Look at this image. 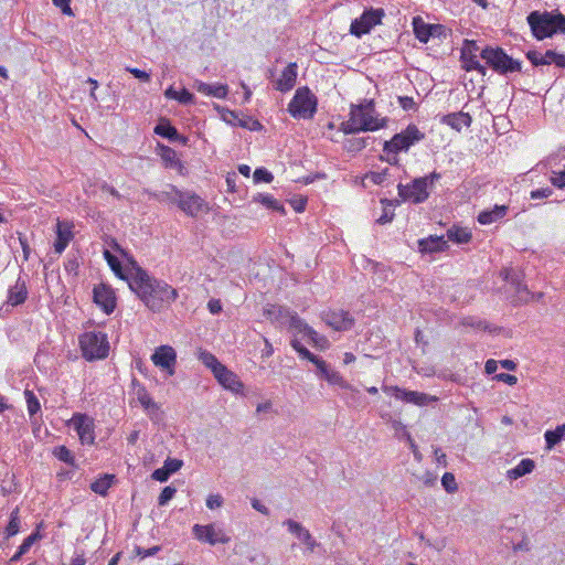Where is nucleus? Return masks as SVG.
Instances as JSON below:
<instances>
[{"label": "nucleus", "mask_w": 565, "mask_h": 565, "mask_svg": "<svg viewBox=\"0 0 565 565\" xmlns=\"http://www.w3.org/2000/svg\"><path fill=\"white\" fill-rule=\"evenodd\" d=\"M328 383L331 385L340 386L345 390L354 391L353 387L343 379V376L338 371H335L334 373H331L330 379L328 380Z\"/></svg>", "instance_id": "49530a36"}, {"label": "nucleus", "mask_w": 565, "mask_h": 565, "mask_svg": "<svg viewBox=\"0 0 565 565\" xmlns=\"http://www.w3.org/2000/svg\"><path fill=\"white\" fill-rule=\"evenodd\" d=\"M441 124H445L456 131H461L463 128L470 127L472 118L468 113L458 111L443 116Z\"/></svg>", "instance_id": "4be33fe9"}, {"label": "nucleus", "mask_w": 565, "mask_h": 565, "mask_svg": "<svg viewBox=\"0 0 565 565\" xmlns=\"http://www.w3.org/2000/svg\"><path fill=\"white\" fill-rule=\"evenodd\" d=\"M114 478H115L114 475H104V476L99 477L94 482H92V484H90L92 491L99 495L105 497L114 482Z\"/></svg>", "instance_id": "2f4dec72"}, {"label": "nucleus", "mask_w": 565, "mask_h": 565, "mask_svg": "<svg viewBox=\"0 0 565 565\" xmlns=\"http://www.w3.org/2000/svg\"><path fill=\"white\" fill-rule=\"evenodd\" d=\"M102 191L109 193L111 196H114L117 200L121 199V194L111 185L108 183H103L100 186Z\"/></svg>", "instance_id": "338daca9"}, {"label": "nucleus", "mask_w": 565, "mask_h": 565, "mask_svg": "<svg viewBox=\"0 0 565 565\" xmlns=\"http://www.w3.org/2000/svg\"><path fill=\"white\" fill-rule=\"evenodd\" d=\"M194 87L199 93L203 95L213 96L220 99L225 98L228 93L227 86L222 84L211 85L204 82L196 81Z\"/></svg>", "instance_id": "a878e982"}, {"label": "nucleus", "mask_w": 565, "mask_h": 565, "mask_svg": "<svg viewBox=\"0 0 565 565\" xmlns=\"http://www.w3.org/2000/svg\"><path fill=\"white\" fill-rule=\"evenodd\" d=\"M526 21L533 36L539 41L565 33V15L558 10L532 11Z\"/></svg>", "instance_id": "20e7f679"}, {"label": "nucleus", "mask_w": 565, "mask_h": 565, "mask_svg": "<svg viewBox=\"0 0 565 565\" xmlns=\"http://www.w3.org/2000/svg\"><path fill=\"white\" fill-rule=\"evenodd\" d=\"M20 509L15 507L10 513L9 523L4 530L6 539L17 535L20 531Z\"/></svg>", "instance_id": "f704fd0d"}, {"label": "nucleus", "mask_w": 565, "mask_h": 565, "mask_svg": "<svg viewBox=\"0 0 565 565\" xmlns=\"http://www.w3.org/2000/svg\"><path fill=\"white\" fill-rule=\"evenodd\" d=\"M175 492H177L175 488H173L171 486L164 487L158 497V505L159 507L166 505L174 497Z\"/></svg>", "instance_id": "a18cd8bd"}, {"label": "nucleus", "mask_w": 565, "mask_h": 565, "mask_svg": "<svg viewBox=\"0 0 565 565\" xmlns=\"http://www.w3.org/2000/svg\"><path fill=\"white\" fill-rule=\"evenodd\" d=\"M383 391L387 394H391L396 399H399L405 403L414 404L417 406H425L430 402H436L437 397L430 396L426 393L417 392V391H407L405 388H401L398 386H384Z\"/></svg>", "instance_id": "f8f14e48"}, {"label": "nucleus", "mask_w": 565, "mask_h": 565, "mask_svg": "<svg viewBox=\"0 0 565 565\" xmlns=\"http://www.w3.org/2000/svg\"><path fill=\"white\" fill-rule=\"evenodd\" d=\"M175 196L172 199L179 209L189 216H196L202 212L205 203L204 200L195 193H184L174 189Z\"/></svg>", "instance_id": "ddd939ff"}, {"label": "nucleus", "mask_w": 565, "mask_h": 565, "mask_svg": "<svg viewBox=\"0 0 565 565\" xmlns=\"http://www.w3.org/2000/svg\"><path fill=\"white\" fill-rule=\"evenodd\" d=\"M151 361L157 367L167 371L169 375H173L175 372L177 352L171 345H160L151 355Z\"/></svg>", "instance_id": "dca6fc26"}, {"label": "nucleus", "mask_w": 565, "mask_h": 565, "mask_svg": "<svg viewBox=\"0 0 565 565\" xmlns=\"http://www.w3.org/2000/svg\"><path fill=\"white\" fill-rule=\"evenodd\" d=\"M94 302L106 315H111L117 306V297L115 290L106 284H98L93 289Z\"/></svg>", "instance_id": "4468645a"}, {"label": "nucleus", "mask_w": 565, "mask_h": 565, "mask_svg": "<svg viewBox=\"0 0 565 565\" xmlns=\"http://www.w3.org/2000/svg\"><path fill=\"white\" fill-rule=\"evenodd\" d=\"M284 524L287 525L289 532L297 535V537H301V533L306 530L300 523L294 520H287Z\"/></svg>", "instance_id": "603ef678"}, {"label": "nucleus", "mask_w": 565, "mask_h": 565, "mask_svg": "<svg viewBox=\"0 0 565 565\" xmlns=\"http://www.w3.org/2000/svg\"><path fill=\"white\" fill-rule=\"evenodd\" d=\"M164 96L169 99H175L181 104L188 105L194 102V96L186 88L175 90L172 86L166 89Z\"/></svg>", "instance_id": "7c9ffc66"}, {"label": "nucleus", "mask_w": 565, "mask_h": 565, "mask_svg": "<svg viewBox=\"0 0 565 565\" xmlns=\"http://www.w3.org/2000/svg\"><path fill=\"white\" fill-rule=\"evenodd\" d=\"M183 466V461L177 458H168L164 463L163 468L170 473H174L181 469Z\"/></svg>", "instance_id": "09e8293b"}, {"label": "nucleus", "mask_w": 565, "mask_h": 565, "mask_svg": "<svg viewBox=\"0 0 565 565\" xmlns=\"http://www.w3.org/2000/svg\"><path fill=\"white\" fill-rule=\"evenodd\" d=\"M385 15L383 9H367L359 18L354 19L350 24V33L356 38L371 32L373 28L380 25Z\"/></svg>", "instance_id": "9b49d317"}, {"label": "nucleus", "mask_w": 565, "mask_h": 565, "mask_svg": "<svg viewBox=\"0 0 565 565\" xmlns=\"http://www.w3.org/2000/svg\"><path fill=\"white\" fill-rule=\"evenodd\" d=\"M126 71L129 72L136 78H138V79H140L142 82H149L150 81V74L145 72V71H142V70H139L137 67H127Z\"/></svg>", "instance_id": "4d7b16f0"}, {"label": "nucleus", "mask_w": 565, "mask_h": 565, "mask_svg": "<svg viewBox=\"0 0 565 565\" xmlns=\"http://www.w3.org/2000/svg\"><path fill=\"white\" fill-rule=\"evenodd\" d=\"M207 309L212 315H217L222 311V303L220 299H211L207 302Z\"/></svg>", "instance_id": "0e129e2a"}, {"label": "nucleus", "mask_w": 565, "mask_h": 565, "mask_svg": "<svg viewBox=\"0 0 565 565\" xmlns=\"http://www.w3.org/2000/svg\"><path fill=\"white\" fill-rule=\"evenodd\" d=\"M387 124L386 118H380L375 110L373 100H366L361 105H352L349 119L342 124L345 134H355L360 131H375L384 128Z\"/></svg>", "instance_id": "f03ea898"}, {"label": "nucleus", "mask_w": 565, "mask_h": 565, "mask_svg": "<svg viewBox=\"0 0 565 565\" xmlns=\"http://www.w3.org/2000/svg\"><path fill=\"white\" fill-rule=\"evenodd\" d=\"M86 557L84 553L75 554L71 559V565H85Z\"/></svg>", "instance_id": "774afa93"}, {"label": "nucleus", "mask_w": 565, "mask_h": 565, "mask_svg": "<svg viewBox=\"0 0 565 565\" xmlns=\"http://www.w3.org/2000/svg\"><path fill=\"white\" fill-rule=\"evenodd\" d=\"M274 179L273 174L264 169V168H257L255 171H254V181L255 182H266V183H269L271 182Z\"/></svg>", "instance_id": "de8ad7c7"}, {"label": "nucleus", "mask_w": 565, "mask_h": 565, "mask_svg": "<svg viewBox=\"0 0 565 565\" xmlns=\"http://www.w3.org/2000/svg\"><path fill=\"white\" fill-rule=\"evenodd\" d=\"M546 449L554 448L562 439H565V424L556 426L553 430L544 433Z\"/></svg>", "instance_id": "c85d7f7f"}, {"label": "nucleus", "mask_w": 565, "mask_h": 565, "mask_svg": "<svg viewBox=\"0 0 565 565\" xmlns=\"http://www.w3.org/2000/svg\"><path fill=\"white\" fill-rule=\"evenodd\" d=\"M494 380L507 383L509 385H515L518 383V377L508 373H499L494 376Z\"/></svg>", "instance_id": "13d9d810"}, {"label": "nucleus", "mask_w": 565, "mask_h": 565, "mask_svg": "<svg viewBox=\"0 0 565 565\" xmlns=\"http://www.w3.org/2000/svg\"><path fill=\"white\" fill-rule=\"evenodd\" d=\"M24 397L26 402L28 413L30 416H34L41 409V404L33 391L25 390Z\"/></svg>", "instance_id": "58836bf2"}, {"label": "nucleus", "mask_w": 565, "mask_h": 565, "mask_svg": "<svg viewBox=\"0 0 565 565\" xmlns=\"http://www.w3.org/2000/svg\"><path fill=\"white\" fill-rule=\"evenodd\" d=\"M290 326L298 330V332L305 334V328L306 327H309L303 320H301L299 317L297 316H292L291 319H290Z\"/></svg>", "instance_id": "bf43d9fd"}, {"label": "nucleus", "mask_w": 565, "mask_h": 565, "mask_svg": "<svg viewBox=\"0 0 565 565\" xmlns=\"http://www.w3.org/2000/svg\"><path fill=\"white\" fill-rule=\"evenodd\" d=\"M413 30L416 39L422 43H427L431 38V24L426 23L420 17L413 19Z\"/></svg>", "instance_id": "cd10ccee"}, {"label": "nucleus", "mask_w": 565, "mask_h": 565, "mask_svg": "<svg viewBox=\"0 0 565 565\" xmlns=\"http://www.w3.org/2000/svg\"><path fill=\"white\" fill-rule=\"evenodd\" d=\"M424 139L425 134L416 125L409 124L404 130L384 142L380 160L391 166H399L398 153L407 152L411 147Z\"/></svg>", "instance_id": "7ed1b4c3"}, {"label": "nucleus", "mask_w": 565, "mask_h": 565, "mask_svg": "<svg viewBox=\"0 0 565 565\" xmlns=\"http://www.w3.org/2000/svg\"><path fill=\"white\" fill-rule=\"evenodd\" d=\"M552 193H553L552 189H550L547 186L540 188V189L531 191L530 198L532 200L546 199V198H550L552 195Z\"/></svg>", "instance_id": "864d4df0"}, {"label": "nucleus", "mask_w": 565, "mask_h": 565, "mask_svg": "<svg viewBox=\"0 0 565 565\" xmlns=\"http://www.w3.org/2000/svg\"><path fill=\"white\" fill-rule=\"evenodd\" d=\"M440 178V173L431 172L428 175L414 179L408 184H398V195L403 201H409L414 204L423 203L429 198V188Z\"/></svg>", "instance_id": "0eeeda50"}, {"label": "nucleus", "mask_w": 565, "mask_h": 565, "mask_svg": "<svg viewBox=\"0 0 565 565\" xmlns=\"http://www.w3.org/2000/svg\"><path fill=\"white\" fill-rule=\"evenodd\" d=\"M310 339L312 344L320 349L326 350L329 347V341L324 335L319 334L316 330H313L311 327L305 328V334Z\"/></svg>", "instance_id": "e433bc0d"}, {"label": "nucleus", "mask_w": 565, "mask_h": 565, "mask_svg": "<svg viewBox=\"0 0 565 565\" xmlns=\"http://www.w3.org/2000/svg\"><path fill=\"white\" fill-rule=\"evenodd\" d=\"M447 237L451 242L465 244L471 241L472 235L467 228L452 226L447 231Z\"/></svg>", "instance_id": "473e14b6"}, {"label": "nucleus", "mask_w": 565, "mask_h": 565, "mask_svg": "<svg viewBox=\"0 0 565 565\" xmlns=\"http://www.w3.org/2000/svg\"><path fill=\"white\" fill-rule=\"evenodd\" d=\"M73 228V222L57 218L55 228L56 238L54 242V250L56 254H62L74 238Z\"/></svg>", "instance_id": "aec40b11"}, {"label": "nucleus", "mask_w": 565, "mask_h": 565, "mask_svg": "<svg viewBox=\"0 0 565 565\" xmlns=\"http://www.w3.org/2000/svg\"><path fill=\"white\" fill-rule=\"evenodd\" d=\"M388 177V169L385 168L381 171H370L365 174V179L373 184H382Z\"/></svg>", "instance_id": "37998d69"}, {"label": "nucleus", "mask_w": 565, "mask_h": 565, "mask_svg": "<svg viewBox=\"0 0 565 565\" xmlns=\"http://www.w3.org/2000/svg\"><path fill=\"white\" fill-rule=\"evenodd\" d=\"M199 360L213 373L217 383L235 394H243L244 384L233 371L228 370L217 358L203 349L198 352Z\"/></svg>", "instance_id": "39448f33"}, {"label": "nucleus", "mask_w": 565, "mask_h": 565, "mask_svg": "<svg viewBox=\"0 0 565 565\" xmlns=\"http://www.w3.org/2000/svg\"><path fill=\"white\" fill-rule=\"evenodd\" d=\"M447 29L443 24H431V38H446Z\"/></svg>", "instance_id": "e2e57ef3"}, {"label": "nucleus", "mask_w": 565, "mask_h": 565, "mask_svg": "<svg viewBox=\"0 0 565 565\" xmlns=\"http://www.w3.org/2000/svg\"><path fill=\"white\" fill-rule=\"evenodd\" d=\"M480 56L497 73L507 74L521 71V62L509 56L501 47H486Z\"/></svg>", "instance_id": "1a4fd4ad"}, {"label": "nucleus", "mask_w": 565, "mask_h": 565, "mask_svg": "<svg viewBox=\"0 0 565 565\" xmlns=\"http://www.w3.org/2000/svg\"><path fill=\"white\" fill-rule=\"evenodd\" d=\"M53 455L61 461L70 465L75 466V458L71 450L66 446H57L53 450Z\"/></svg>", "instance_id": "ea45409f"}, {"label": "nucleus", "mask_w": 565, "mask_h": 565, "mask_svg": "<svg viewBox=\"0 0 565 565\" xmlns=\"http://www.w3.org/2000/svg\"><path fill=\"white\" fill-rule=\"evenodd\" d=\"M82 356L86 361L106 359L109 354L107 334L102 331H87L78 338Z\"/></svg>", "instance_id": "423d86ee"}, {"label": "nucleus", "mask_w": 565, "mask_h": 565, "mask_svg": "<svg viewBox=\"0 0 565 565\" xmlns=\"http://www.w3.org/2000/svg\"><path fill=\"white\" fill-rule=\"evenodd\" d=\"M154 132L161 137L168 138V139H174L178 136L177 129L171 126L169 122H161L156 126Z\"/></svg>", "instance_id": "a19ab883"}, {"label": "nucleus", "mask_w": 565, "mask_h": 565, "mask_svg": "<svg viewBox=\"0 0 565 565\" xmlns=\"http://www.w3.org/2000/svg\"><path fill=\"white\" fill-rule=\"evenodd\" d=\"M298 66L297 63L291 62L289 63L281 72L280 76L276 79L274 87L276 90H279L281 93H286L291 90L297 81L298 76Z\"/></svg>", "instance_id": "412c9836"}, {"label": "nucleus", "mask_w": 565, "mask_h": 565, "mask_svg": "<svg viewBox=\"0 0 565 565\" xmlns=\"http://www.w3.org/2000/svg\"><path fill=\"white\" fill-rule=\"evenodd\" d=\"M526 58L532 63L534 66H542V65H556L559 68H565V54L557 53L553 50H547L544 53L537 52V51H529L526 53Z\"/></svg>", "instance_id": "a211bd4d"}, {"label": "nucleus", "mask_w": 565, "mask_h": 565, "mask_svg": "<svg viewBox=\"0 0 565 565\" xmlns=\"http://www.w3.org/2000/svg\"><path fill=\"white\" fill-rule=\"evenodd\" d=\"M478 52H479V46H478L477 42L466 40L463 43V46L461 49V56H460L462 67L467 72L477 71L479 74L484 76L487 73V70L482 64H480V62L478 60Z\"/></svg>", "instance_id": "2eb2a0df"}, {"label": "nucleus", "mask_w": 565, "mask_h": 565, "mask_svg": "<svg viewBox=\"0 0 565 565\" xmlns=\"http://www.w3.org/2000/svg\"><path fill=\"white\" fill-rule=\"evenodd\" d=\"M19 242H20V245H21V248L23 252V258H24V260H28L30 257V253H31V248L29 246L28 239H26V237L20 235Z\"/></svg>", "instance_id": "69168bd1"}, {"label": "nucleus", "mask_w": 565, "mask_h": 565, "mask_svg": "<svg viewBox=\"0 0 565 565\" xmlns=\"http://www.w3.org/2000/svg\"><path fill=\"white\" fill-rule=\"evenodd\" d=\"M160 551V546H152L150 548H142L140 546H136L135 552L140 558H146L149 556L156 555Z\"/></svg>", "instance_id": "3c124183"}, {"label": "nucleus", "mask_w": 565, "mask_h": 565, "mask_svg": "<svg viewBox=\"0 0 565 565\" xmlns=\"http://www.w3.org/2000/svg\"><path fill=\"white\" fill-rule=\"evenodd\" d=\"M129 288L152 312H161L174 302L179 292L164 280L149 275L143 268L136 267L129 278Z\"/></svg>", "instance_id": "f257e3e1"}, {"label": "nucleus", "mask_w": 565, "mask_h": 565, "mask_svg": "<svg viewBox=\"0 0 565 565\" xmlns=\"http://www.w3.org/2000/svg\"><path fill=\"white\" fill-rule=\"evenodd\" d=\"M171 475L163 468V466L161 468H158L156 469L153 472H152V479L157 480V481H160V482H164L169 479Z\"/></svg>", "instance_id": "052dcab7"}, {"label": "nucleus", "mask_w": 565, "mask_h": 565, "mask_svg": "<svg viewBox=\"0 0 565 565\" xmlns=\"http://www.w3.org/2000/svg\"><path fill=\"white\" fill-rule=\"evenodd\" d=\"M535 468V461L531 458L522 459L514 468L507 471L509 480H516L525 475L531 473Z\"/></svg>", "instance_id": "bb28decb"}, {"label": "nucleus", "mask_w": 565, "mask_h": 565, "mask_svg": "<svg viewBox=\"0 0 565 565\" xmlns=\"http://www.w3.org/2000/svg\"><path fill=\"white\" fill-rule=\"evenodd\" d=\"M322 319L329 327L337 331L349 330L354 323V319L351 315L342 309L324 311Z\"/></svg>", "instance_id": "6ab92c4d"}, {"label": "nucleus", "mask_w": 565, "mask_h": 565, "mask_svg": "<svg viewBox=\"0 0 565 565\" xmlns=\"http://www.w3.org/2000/svg\"><path fill=\"white\" fill-rule=\"evenodd\" d=\"M317 97L307 87H299L290 103L288 113L296 119H311L317 113Z\"/></svg>", "instance_id": "6e6552de"}, {"label": "nucleus", "mask_w": 565, "mask_h": 565, "mask_svg": "<svg viewBox=\"0 0 565 565\" xmlns=\"http://www.w3.org/2000/svg\"><path fill=\"white\" fill-rule=\"evenodd\" d=\"M398 104L404 110H413L416 107L414 98L409 96H399Z\"/></svg>", "instance_id": "5fc2aeb1"}, {"label": "nucleus", "mask_w": 565, "mask_h": 565, "mask_svg": "<svg viewBox=\"0 0 565 565\" xmlns=\"http://www.w3.org/2000/svg\"><path fill=\"white\" fill-rule=\"evenodd\" d=\"M53 4L61 9L62 13L67 17H73L74 12L71 8V0H52Z\"/></svg>", "instance_id": "8fccbe9b"}, {"label": "nucleus", "mask_w": 565, "mask_h": 565, "mask_svg": "<svg viewBox=\"0 0 565 565\" xmlns=\"http://www.w3.org/2000/svg\"><path fill=\"white\" fill-rule=\"evenodd\" d=\"M418 248L422 253H438L448 248L444 236L430 235L418 241Z\"/></svg>", "instance_id": "393cba45"}, {"label": "nucleus", "mask_w": 565, "mask_h": 565, "mask_svg": "<svg viewBox=\"0 0 565 565\" xmlns=\"http://www.w3.org/2000/svg\"><path fill=\"white\" fill-rule=\"evenodd\" d=\"M137 399L145 411L149 413H156L159 411V405L152 399L146 387L140 386L137 392Z\"/></svg>", "instance_id": "c756f323"}, {"label": "nucleus", "mask_w": 565, "mask_h": 565, "mask_svg": "<svg viewBox=\"0 0 565 565\" xmlns=\"http://www.w3.org/2000/svg\"><path fill=\"white\" fill-rule=\"evenodd\" d=\"M441 484L448 493H454L458 489L456 478L451 472L444 473L441 477Z\"/></svg>", "instance_id": "c03bdc74"}, {"label": "nucleus", "mask_w": 565, "mask_h": 565, "mask_svg": "<svg viewBox=\"0 0 565 565\" xmlns=\"http://www.w3.org/2000/svg\"><path fill=\"white\" fill-rule=\"evenodd\" d=\"M39 539L40 534L38 532L32 533L28 537H25L21 545L18 547V551L11 556L10 562L17 563L18 561H20L21 556L28 553L31 546L34 544V542Z\"/></svg>", "instance_id": "72a5a7b5"}, {"label": "nucleus", "mask_w": 565, "mask_h": 565, "mask_svg": "<svg viewBox=\"0 0 565 565\" xmlns=\"http://www.w3.org/2000/svg\"><path fill=\"white\" fill-rule=\"evenodd\" d=\"M509 211V206L505 204H495L491 210L481 211L478 215V222L481 225H490L502 220Z\"/></svg>", "instance_id": "b1692460"}, {"label": "nucleus", "mask_w": 565, "mask_h": 565, "mask_svg": "<svg viewBox=\"0 0 565 565\" xmlns=\"http://www.w3.org/2000/svg\"><path fill=\"white\" fill-rule=\"evenodd\" d=\"M103 255L110 269L115 273V275L122 280L129 281L128 277L122 271L120 260L115 255H113L108 249H105Z\"/></svg>", "instance_id": "c9c22d12"}, {"label": "nucleus", "mask_w": 565, "mask_h": 565, "mask_svg": "<svg viewBox=\"0 0 565 565\" xmlns=\"http://www.w3.org/2000/svg\"><path fill=\"white\" fill-rule=\"evenodd\" d=\"M223 498L221 494H211L206 499V507L211 510L222 507Z\"/></svg>", "instance_id": "6e6d98bb"}, {"label": "nucleus", "mask_w": 565, "mask_h": 565, "mask_svg": "<svg viewBox=\"0 0 565 565\" xmlns=\"http://www.w3.org/2000/svg\"><path fill=\"white\" fill-rule=\"evenodd\" d=\"M28 294L25 280L18 278L8 291L7 302L13 307L22 305L26 300Z\"/></svg>", "instance_id": "5701e85b"}, {"label": "nucleus", "mask_w": 565, "mask_h": 565, "mask_svg": "<svg viewBox=\"0 0 565 565\" xmlns=\"http://www.w3.org/2000/svg\"><path fill=\"white\" fill-rule=\"evenodd\" d=\"M66 425L76 431L79 443L83 446H93L95 444V420L89 415L85 413H74Z\"/></svg>", "instance_id": "9d476101"}, {"label": "nucleus", "mask_w": 565, "mask_h": 565, "mask_svg": "<svg viewBox=\"0 0 565 565\" xmlns=\"http://www.w3.org/2000/svg\"><path fill=\"white\" fill-rule=\"evenodd\" d=\"M254 200L267 206L268 209L285 214V207L271 194H258L254 198Z\"/></svg>", "instance_id": "4c0bfd02"}, {"label": "nucleus", "mask_w": 565, "mask_h": 565, "mask_svg": "<svg viewBox=\"0 0 565 565\" xmlns=\"http://www.w3.org/2000/svg\"><path fill=\"white\" fill-rule=\"evenodd\" d=\"M193 534L198 541L209 543L210 545L230 542V537L221 529H216L214 524H195L193 526Z\"/></svg>", "instance_id": "f3484780"}, {"label": "nucleus", "mask_w": 565, "mask_h": 565, "mask_svg": "<svg viewBox=\"0 0 565 565\" xmlns=\"http://www.w3.org/2000/svg\"><path fill=\"white\" fill-rule=\"evenodd\" d=\"M551 184L557 189H565V168L563 170H552L550 178Z\"/></svg>", "instance_id": "79ce46f5"}, {"label": "nucleus", "mask_w": 565, "mask_h": 565, "mask_svg": "<svg viewBox=\"0 0 565 565\" xmlns=\"http://www.w3.org/2000/svg\"><path fill=\"white\" fill-rule=\"evenodd\" d=\"M306 545L307 547L312 552L316 547V541L312 539L311 534L309 533L308 530H305L302 533H301V537H299Z\"/></svg>", "instance_id": "680f3d73"}]
</instances>
